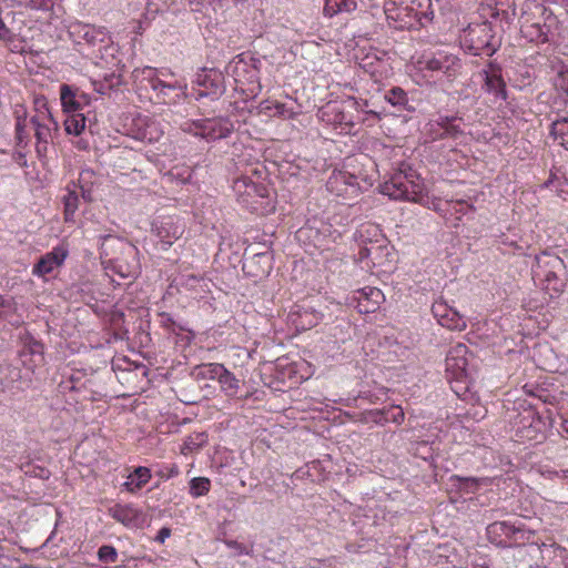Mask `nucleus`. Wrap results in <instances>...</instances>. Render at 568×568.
<instances>
[{
    "label": "nucleus",
    "mask_w": 568,
    "mask_h": 568,
    "mask_svg": "<svg viewBox=\"0 0 568 568\" xmlns=\"http://www.w3.org/2000/svg\"><path fill=\"white\" fill-rule=\"evenodd\" d=\"M63 205H64V221L67 223L74 222V214L79 211V194L75 189H67V193L63 196Z\"/></svg>",
    "instance_id": "36"
},
{
    "label": "nucleus",
    "mask_w": 568,
    "mask_h": 568,
    "mask_svg": "<svg viewBox=\"0 0 568 568\" xmlns=\"http://www.w3.org/2000/svg\"><path fill=\"white\" fill-rule=\"evenodd\" d=\"M484 77L483 89L494 94L496 99H506V84L501 77V68L493 62H489L486 68L481 70Z\"/></svg>",
    "instance_id": "24"
},
{
    "label": "nucleus",
    "mask_w": 568,
    "mask_h": 568,
    "mask_svg": "<svg viewBox=\"0 0 568 568\" xmlns=\"http://www.w3.org/2000/svg\"><path fill=\"white\" fill-rule=\"evenodd\" d=\"M225 545L227 546V548L233 550L235 552V555H237V556H241V555L248 556L252 552V545H245L240 541H233V540L225 541Z\"/></svg>",
    "instance_id": "48"
},
{
    "label": "nucleus",
    "mask_w": 568,
    "mask_h": 568,
    "mask_svg": "<svg viewBox=\"0 0 568 568\" xmlns=\"http://www.w3.org/2000/svg\"><path fill=\"white\" fill-rule=\"evenodd\" d=\"M0 41L4 42L13 52L23 51L22 42L17 38L16 33L9 29L4 19L0 16Z\"/></svg>",
    "instance_id": "38"
},
{
    "label": "nucleus",
    "mask_w": 568,
    "mask_h": 568,
    "mask_svg": "<svg viewBox=\"0 0 568 568\" xmlns=\"http://www.w3.org/2000/svg\"><path fill=\"white\" fill-rule=\"evenodd\" d=\"M535 9L538 10L539 12H542L544 11V8L540 7L539 4H535Z\"/></svg>",
    "instance_id": "60"
},
{
    "label": "nucleus",
    "mask_w": 568,
    "mask_h": 568,
    "mask_svg": "<svg viewBox=\"0 0 568 568\" xmlns=\"http://www.w3.org/2000/svg\"><path fill=\"white\" fill-rule=\"evenodd\" d=\"M224 366L220 363H205L195 366L193 376L197 381L221 378Z\"/></svg>",
    "instance_id": "35"
},
{
    "label": "nucleus",
    "mask_w": 568,
    "mask_h": 568,
    "mask_svg": "<svg viewBox=\"0 0 568 568\" xmlns=\"http://www.w3.org/2000/svg\"><path fill=\"white\" fill-rule=\"evenodd\" d=\"M184 284H186V286L191 288H195L196 286H199L202 291H204V288L206 287L204 278L197 275L186 276V283Z\"/></svg>",
    "instance_id": "51"
},
{
    "label": "nucleus",
    "mask_w": 568,
    "mask_h": 568,
    "mask_svg": "<svg viewBox=\"0 0 568 568\" xmlns=\"http://www.w3.org/2000/svg\"><path fill=\"white\" fill-rule=\"evenodd\" d=\"M433 315L440 326L450 331L462 332L466 328V321L456 308L444 301H436L432 307Z\"/></svg>",
    "instance_id": "21"
},
{
    "label": "nucleus",
    "mask_w": 568,
    "mask_h": 568,
    "mask_svg": "<svg viewBox=\"0 0 568 568\" xmlns=\"http://www.w3.org/2000/svg\"><path fill=\"white\" fill-rule=\"evenodd\" d=\"M221 389L226 396H235L240 389V381L225 367L222 369L221 377L216 379Z\"/></svg>",
    "instance_id": "37"
},
{
    "label": "nucleus",
    "mask_w": 568,
    "mask_h": 568,
    "mask_svg": "<svg viewBox=\"0 0 568 568\" xmlns=\"http://www.w3.org/2000/svg\"><path fill=\"white\" fill-rule=\"evenodd\" d=\"M142 30H143V26H142V23H141L140 21H139V22H136V23H135V26H134V32H135L136 34H141V33H142Z\"/></svg>",
    "instance_id": "56"
},
{
    "label": "nucleus",
    "mask_w": 568,
    "mask_h": 568,
    "mask_svg": "<svg viewBox=\"0 0 568 568\" xmlns=\"http://www.w3.org/2000/svg\"><path fill=\"white\" fill-rule=\"evenodd\" d=\"M326 189L336 196L353 199L361 192V184L358 178L348 171H334L327 180Z\"/></svg>",
    "instance_id": "18"
},
{
    "label": "nucleus",
    "mask_w": 568,
    "mask_h": 568,
    "mask_svg": "<svg viewBox=\"0 0 568 568\" xmlns=\"http://www.w3.org/2000/svg\"><path fill=\"white\" fill-rule=\"evenodd\" d=\"M550 132L559 144L568 150V118L557 119L551 123Z\"/></svg>",
    "instance_id": "39"
},
{
    "label": "nucleus",
    "mask_w": 568,
    "mask_h": 568,
    "mask_svg": "<svg viewBox=\"0 0 568 568\" xmlns=\"http://www.w3.org/2000/svg\"><path fill=\"white\" fill-rule=\"evenodd\" d=\"M557 477L561 478L562 480H567L568 483V470H562L560 474H557Z\"/></svg>",
    "instance_id": "57"
},
{
    "label": "nucleus",
    "mask_w": 568,
    "mask_h": 568,
    "mask_svg": "<svg viewBox=\"0 0 568 568\" xmlns=\"http://www.w3.org/2000/svg\"><path fill=\"white\" fill-rule=\"evenodd\" d=\"M301 241L307 240L317 250L326 252L331 250V244L335 243L342 236L341 231L334 230L331 224L313 220L297 232Z\"/></svg>",
    "instance_id": "13"
},
{
    "label": "nucleus",
    "mask_w": 568,
    "mask_h": 568,
    "mask_svg": "<svg viewBox=\"0 0 568 568\" xmlns=\"http://www.w3.org/2000/svg\"><path fill=\"white\" fill-rule=\"evenodd\" d=\"M385 100L390 103L397 111H415V106L405 89L393 87L385 93Z\"/></svg>",
    "instance_id": "30"
},
{
    "label": "nucleus",
    "mask_w": 568,
    "mask_h": 568,
    "mask_svg": "<svg viewBox=\"0 0 568 568\" xmlns=\"http://www.w3.org/2000/svg\"><path fill=\"white\" fill-rule=\"evenodd\" d=\"M479 479L475 478H465L460 479V488L466 493H475L478 489Z\"/></svg>",
    "instance_id": "50"
},
{
    "label": "nucleus",
    "mask_w": 568,
    "mask_h": 568,
    "mask_svg": "<svg viewBox=\"0 0 568 568\" xmlns=\"http://www.w3.org/2000/svg\"><path fill=\"white\" fill-rule=\"evenodd\" d=\"M548 22L535 21L530 22L528 18H523L521 33L532 43L542 44L549 41V34L554 19L548 17Z\"/></svg>",
    "instance_id": "25"
},
{
    "label": "nucleus",
    "mask_w": 568,
    "mask_h": 568,
    "mask_svg": "<svg viewBox=\"0 0 568 568\" xmlns=\"http://www.w3.org/2000/svg\"><path fill=\"white\" fill-rule=\"evenodd\" d=\"M385 295L376 287H364L353 292L346 297V304L357 310L359 314L374 313Z\"/></svg>",
    "instance_id": "20"
},
{
    "label": "nucleus",
    "mask_w": 568,
    "mask_h": 568,
    "mask_svg": "<svg viewBox=\"0 0 568 568\" xmlns=\"http://www.w3.org/2000/svg\"><path fill=\"white\" fill-rule=\"evenodd\" d=\"M134 138L142 142L153 143L160 140L163 134L159 123L149 116L138 118L134 121Z\"/></svg>",
    "instance_id": "29"
},
{
    "label": "nucleus",
    "mask_w": 568,
    "mask_h": 568,
    "mask_svg": "<svg viewBox=\"0 0 568 568\" xmlns=\"http://www.w3.org/2000/svg\"><path fill=\"white\" fill-rule=\"evenodd\" d=\"M97 557L98 560L105 564L116 562L118 552L112 545H103L98 548Z\"/></svg>",
    "instance_id": "45"
},
{
    "label": "nucleus",
    "mask_w": 568,
    "mask_h": 568,
    "mask_svg": "<svg viewBox=\"0 0 568 568\" xmlns=\"http://www.w3.org/2000/svg\"><path fill=\"white\" fill-rule=\"evenodd\" d=\"M525 438H529L531 440V438H534V437L529 436V435H526Z\"/></svg>",
    "instance_id": "62"
},
{
    "label": "nucleus",
    "mask_w": 568,
    "mask_h": 568,
    "mask_svg": "<svg viewBox=\"0 0 568 568\" xmlns=\"http://www.w3.org/2000/svg\"><path fill=\"white\" fill-rule=\"evenodd\" d=\"M564 565L566 568H568V556L564 559Z\"/></svg>",
    "instance_id": "61"
},
{
    "label": "nucleus",
    "mask_w": 568,
    "mask_h": 568,
    "mask_svg": "<svg viewBox=\"0 0 568 568\" xmlns=\"http://www.w3.org/2000/svg\"><path fill=\"white\" fill-rule=\"evenodd\" d=\"M233 192L237 202L250 212L264 214L273 210L270 191L262 182L241 175L233 182Z\"/></svg>",
    "instance_id": "8"
},
{
    "label": "nucleus",
    "mask_w": 568,
    "mask_h": 568,
    "mask_svg": "<svg viewBox=\"0 0 568 568\" xmlns=\"http://www.w3.org/2000/svg\"><path fill=\"white\" fill-rule=\"evenodd\" d=\"M68 255L69 247L65 243L55 245L33 264L31 274L47 281L48 275L59 272Z\"/></svg>",
    "instance_id": "16"
},
{
    "label": "nucleus",
    "mask_w": 568,
    "mask_h": 568,
    "mask_svg": "<svg viewBox=\"0 0 568 568\" xmlns=\"http://www.w3.org/2000/svg\"><path fill=\"white\" fill-rule=\"evenodd\" d=\"M424 190L418 173L405 165L379 185V192L392 200L412 201L429 207L430 200Z\"/></svg>",
    "instance_id": "5"
},
{
    "label": "nucleus",
    "mask_w": 568,
    "mask_h": 568,
    "mask_svg": "<svg viewBox=\"0 0 568 568\" xmlns=\"http://www.w3.org/2000/svg\"><path fill=\"white\" fill-rule=\"evenodd\" d=\"M68 33L73 44L85 51L97 64L112 68L119 62V49L106 28L75 21L68 26Z\"/></svg>",
    "instance_id": "2"
},
{
    "label": "nucleus",
    "mask_w": 568,
    "mask_h": 568,
    "mask_svg": "<svg viewBox=\"0 0 568 568\" xmlns=\"http://www.w3.org/2000/svg\"><path fill=\"white\" fill-rule=\"evenodd\" d=\"M12 312L11 300L0 296V320H4Z\"/></svg>",
    "instance_id": "52"
},
{
    "label": "nucleus",
    "mask_w": 568,
    "mask_h": 568,
    "mask_svg": "<svg viewBox=\"0 0 568 568\" xmlns=\"http://www.w3.org/2000/svg\"><path fill=\"white\" fill-rule=\"evenodd\" d=\"M566 266L558 255L542 253L537 256V265L532 268V277L550 295L560 294L566 284Z\"/></svg>",
    "instance_id": "9"
},
{
    "label": "nucleus",
    "mask_w": 568,
    "mask_h": 568,
    "mask_svg": "<svg viewBox=\"0 0 568 568\" xmlns=\"http://www.w3.org/2000/svg\"><path fill=\"white\" fill-rule=\"evenodd\" d=\"M132 74L139 87L150 88L160 103L178 104L191 95L187 81L170 68H135Z\"/></svg>",
    "instance_id": "3"
},
{
    "label": "nucleus",
    "mask_w": 568,
    "mask_h": 568,
    "mask_svg": "<svg viewBox=\"0 0 568 568\" xmlns=\"http://www.w3.org/2000/svg\"><path fill=\"white\" fill-rule=\"evenodd\" d=\"M207 437L205 433H193L184 439L181 447L182 455H189L200 449L206 444Z\"/></svg>",
    "instance_id": "40"
},
{
    "label": "nucleus",
    "mask_w": 568,
    "mask_h": 568,
    "mask_svg": "<svg viewBox=\"0 0 568 568\" xmlns=\"http://www.w3.org/2000/svg\"><path fill=\"white\" fill-rule=\"evenodd\" d=\"M467 347L465 344L458 343L450 348L448 355L445 357L446 373L452 375V378L462 381L467 376L468 358Z\"/></svg>",
    "instance_id": "22"
},
{
    "label": "nucleus",
    "mask_w": 568,
    "mask_h": 568,
    "mask_svg": "<svg viewBox=\"0 0 568 568\" xmlns=\"http://www.w3.org/2000/svg\"><path fill=\"white\" fill-rule=\"evenodd\" d=\"M382 418L378 420L393 422L400 424L405 419V413L399 406H392L387 409L382 410Z\"/></svg>",
    "instance_id": "44"
},
{
    "label": "nucleus",
    "mask_w": 568,
    "mask_h": 568,
    "mask_svg": "<svg viewBox=\"0 0 568 568\" xmlns=\"http://www.w3.org/2000/svg\"><path fill=\"white\" fill-rule=\"evenodd\" d=\"M30 354L36 356V362L38 364L43 362L42 346L40 344L33 345V347L30 348Z\"/></svg>",
    "instance_id": "54"
},
{
    "label": "nucleus",
    "mask_w": 568,
    "mask_h": 568,
    "mask_svg": "<svg viewBox=\"0 0 568 568\" xmlns=\"http://www.w3.org/2000/svg\"><path fill=\"white\" fill-rule=\"evenodd\" d=\"M38 476H40L41 478H48L49 473L44 469H40V474Z\"/></svg>",
    "instance_id": "59"
},
{
    "label": "nucleus",
    "mask_w": 568,
    "mask_h": 568,
    "mask_svg": "<svg viewBox=\"0 0 568 568\" xmlns=\"http://www.w3.org/2000/svg\"><path fill=\"white\" fill-rule=\"evenodd\" d=\"M520 531V528L509 521H494L486 527L488 540L498 546H506V540L514 538Z\"/></svg>",
    "instance_id": "27"
},
{
    "label": "nucleus",
    "mask_w": 568,
    "mask_h": 568,
    "mask_svg": "<svg viewBox=\"0 0 568 568\" xmlns=\"http://www.w3.org/2000/svg\"><path fill=\"white\" fill-rule=\"evenodd\" d=\"M210 491V479L199 477L194 478L190 483V494L194 498L202 497Z\"/></svg>",
    "instance_id": "42"
},
{
    "label": "nucleus",
    "mask_w": 568,
    "mask_h": 568,
    "mask_svg": "<svg viewBox=\"0 0 568 568\" xmlns=\"http://www.w3.org/2000/svg\"><path fill=\"white\" fill-rule=\"evenodd\" d=\"M180 130L206 142H215L230 136L234 130V124L226 116L203 118L183 121L180 124Z\"/></svg>",
    "instance_id": "12"
},
{
    "label": "nucleus",
    "mask_w": 568,
    "mask_h": 568,
    "mask_svg": "<svg viewBox=\"0 0 568 568\" xmlns=\"http://www.w3.org/2000/svg\"><path fill=\"white\" fill-rule=\"evenodd\" d=\"M407 72L416 85L436 87V51L414 54Z\"/></svg>",
    "instance_id": "14"
},
{
    "label": "nucleus",
    "mask_w": 568,
    "mask_h": 568,
    "mask_svg": "<svg viewBox=\"0 0 568 568\" xmlns=\"http://www.w3.org/2000/svg\"><path fill=\"white\" fill-rule=\"evenodd\" d=\"M88 103H89V99H88V95L84 93V98L78 99V110H81Z\"/></svg>",
    "instance_id": "55"
},
{
    "label": "nucleus",
    "mask_w": 568,
    "mask_h": 568,
    "mask_svg": "<svg viewBox=\"0 0 568 568\" xmlns=\"http://www.w3.org/2000/svg\"><path fill=\"white\" fill-rule=\"evenodd\" d=\"M9 16H10V12H7V16H4L3 19H8Z\"/></svg>",
    "instance_id": "64"
},
{
    "label": "nucleus",
    "mask_w": 568,
    "mask_h": 568,
    "mask_svg": "<svg viewBox=\"0 0 568 568\" xmlns=\"http://www.w3.org/2000/svg\"><path fill=\"white\" fill-rule=\"evenodd\" d=\"M462 60L454 53L436 51V85L453 83L462 73Z\"/></svg>",
    "instance_id": "19"
},
{
    "label": "nucleus",
    "mask_w": 568,
    "mask_h": 568,
    "mask_svg": "<svg viewBox=\"0 0 568 568\" xmlns=\"http://www.w3.org/2000/svg\"><path fill=\"white\" fill-rule=\"evenodd\" d=\"M17 141L20 148L29 143V128L33 129L37 139V152L44 156L48 145L52 142L54 134L59 132V123L53 119L44 98L36 100V113L28 118L26 110L19 106L16 110Z\"/></svg>",
    "instance_id": "1"
},
{
    "label": "nucleus",
    "mask_w": 568,
    "mask_h": 568,
    "mask_svg": "<svg viewBox=\"0 0 568 568\" xmlns=\"http://www.w3.org/2000/svg\"><path fill=\"white\" fill-rule=\"evenodd\" d=\"M60 98L65 112L79 113V99L84 98V92L63 84L60 89Z\"/></svg>",
    "instance_id": "32"
},
{
    "label": "nucleus",
    "mask_w": 568,
    "mask_h": 568,
    "mask_svg": "<svg viewBox=\"0 0 568 568\" xmlns=\"http://www.w3.org/2000/svg\"><path fill=\"white\" fill-rule=\"evenodd\" d=\"M356 7L355 0H325L324 14L332 18L339 13L353 12Z\"/></svg>",
    "instance_id": "34"
},
{
    "label": "nucleus",
    "mask_w": 568,
    "mask_h": 568,
    "mask_svg": "<svg viewBox=\"0 0 568 568\" xmlns=\"http://www.w3.org/2000/svg\"><path fill=\"white\" fill-rule=\"evenodd\" d=\"M55 1L57 0H29L26 7L31 10L48 12L53 9Z\"/></svg>",
    "instance_id": "47"
},
{
    "label": "nucleus",
    "mask_w": 568,
    "mask_h": 568,
    "mask_svg": "<svg viewBox=\"0 0 568 568\" xmlns=\"http://www.w3.org/2000/svg\"><path fill=\"white\" fill-rule=\"evenodd\" d=\"M109 514L116 523L130 528H138L145 524V514L133 504H115L109 509Z\"/></svg>",
    "instance_id": "23"
},
{
    "label": "nucleus",
    "mask_w": 568,
    "mask_h": 568,
    "mask_svg": "<svg viewBox=\"0 0 568 568\" xmlns=\"http://www.w3.org/2000/svg\"><path fill=\"white\" fill-rule=\"evenodd\" d=\"M321 320L322 315L318 312L300 305L288 313V322L297 331H307L317 325Z\"/></svg>",
    "instance_id": "26"
},
{
    "label": "nucleus",
    "mask_w": 568,
    "mask_h": 568,
    "mask_svg": "<svg viewBox=\"0 0 568 568\" xmlns=\"http://www.w3.org/2000/svg\"><path fill=\"white\" fill-rule=\"evenodd\" d=\"M554 85L568 95V64L557 67V77L554 78Z\"/></svg>",
    "instance_id": "43"
},
{
    "label": "nucleus",
    "mask_w": 568,
    "mask_h": 568,
    "mask_svg": "<svg viewBox=\"0 0 568 568\" xmlns=\"http://www.w3.org/2000/svg\"><path fill=\"white\" fill-rule=\"evenodd\" d=\"M67 133L79 135L85 128V118L82 113H72L64 121Z\"/></svg>",
    "instance_id": "41"
},
{
    "label": "nucleus",
    "mask_w": 568,
    "mask_h": 568,
    "mask_svg": "<svg viewBox=\"0 0 568 568\" xmlns=\"http://www.w3.org/2000/svg\"><path fill=\"white\" fill-rule=\"evenodd\" d=\"M545 185L547 189L554 190L559 195H564V193L568 194V191H566L567 183L565 181H562L561 178H559L555 173L550 174V176L546 181Z\"/></svg>",
    "instance_id": "46"
},
{
    "label": "nucleus",
    "mask_w": 568,
    "mask_h": 568,
    "mask_svg": "<svg viewBox=\"0 0 568 568\" xmlns=\"http://www.w3.org/2000/svg\"><path fill=\"white\" fill-rule=\"evenodd\" d=\"M460 47L473 55L490 57L499 48L490 23L468 24L460 36Z\"/></svg>",
    "instance_id": "10"
},
{
    "label": "nucleus",
    "mask_w": 568,
    "mask_h": 568,
    "mask_svg": "<svg viewBox=\"0 0 568 568\" xmlns=\"http://www.w3.org/2000/svg\"><path fill=\"white\" fill-rule=\"evenodd\" d=\"M193 92L195 100L202 98L217 99L224 92L223 74L215 68H201L194 77Z\"/></svg>",
    "instance_id": "15"
},
{
    "label": "nucleus",
    "mask_w": 568,
    "mask_h": 568,
    "mask_svg": "<svg viewBox=\"0 0 568 568\" xmlns=\"http://www.w3.org/2000/svg\"><path fill=\"white\" fill-rule=\"evenodd\" d=\"M151 232L162 245V250L171 247L184 232V225L180 219L168 215L158 216L152 222Z\"/></svg>",
    "instance_id": "17"
},
{
    "label": "nucleus",
    "mask_w": 568,
    "mask_h": 568,
    "mask_svg": "<svg viewBox=\"0 0 568 568\" xmlns=\"http://www.w3.org/2000/svg\"><path fill=\"white\" fill-rule=\"evenodd\" d=\"M152 478L150 468L138 466L134 471L124 481L123 487L130 493H136L145 486Z\"/></svg>",
    "instance_id": "33"
},
{
    "label": "nucleus",
    "mask_w": 568,
    "mask_h": 568,
    "mask_svg": "<svg viewBox=\"0 0 568 568\" xmlns=\"http://www.w3.org/2000/svg\"><path fill=\"white\" fill-rule=\"evenodd\" d=\"M9 16H10V12H7V16H4L3 19H8Z\"/></svg>",
    "instance_id": "63"
},
{
    "label": "nucleus",
    "mask_w": 568,
    "mask_h": 568,
    "mask_svg": "<svg viewBox=\"0 0 568 568\" xmlns=\"http://www.w3.org/2000/svg\"><path fill=\"white\" fill-rule=\"evenodd\" d=\"M426 3L427 0H385L384 10L396 29H409L420 24Z\"/></svg>",
    "instance_id": "11"
},
{
    "label": "nucleus",
    "mask_w": 568,
    "mask_h": 568,
    "mask_svg": "<svg viewBox=\"0 0 568 568\" xmlns=\"http://www.w3.org/2000/svg\"><path fill=\"white\" fill-rule=\"evenodd\" d=\"M220 2H221V0H190V4H191V8L193 11L201 10L202 8H200V6H202V7L210 6L211 8H213L215 10L216 4Z\"/></svg>",
    "instance_id": "49"
},
{
    "label": "nucleus",
    "mask_w": 568,
    "mask_h": 568,
    "mask_svg": "<svg viewBox=\"0 0 568 568\" xmlns=\"http://www.w3.org/2000/svg\"><path fill=\"white\" fill-rule=\"evenodd\" d=\"M358 239L357 261L364 264V267L372 268L385 264L389 254L386 241L382 237L379 230L372 224H366L356 231Z\"/></svg>",
    "instance_id": "7"
},
{
    "label": "nucleus",
    "mask_w": 568,
    "mask_h": 568,
    "mask_svg": "<svg viewBox=\"0 0 568 568\" xmlns=\"http://www.w3.org/2000/svg\"><path fill=\"white\" fill-rule=\"evenodd\" d=\"M262 61L260 58L242 52L225 67L227 75L233 77L237 88L250 97H256L262 91L260 81Z\"/></svg>",
    "instance_id": "6"
},
{
    "label": "nucleus",
    "mask_w": 568,
    "mask_h": 568,
    "mask_svg": "<svg viewBox=\"0 0 568 568\" xmlns=\"http://www.w3.org/2000/svg\"><path fill=\"white\" fill-rule=\"evenodd\" d=\"M260 112L268 115V116H277L281 119H292L296 116V111L291 109V106H287L284 103H281L278 101L273 100H265L262 101L260 106Z\"/></svg>",
    "instance_id": "31"
},
{
    "label": "nucleus",
    "mask_w": 568,
    "mask_h": 568,
    "mask_svg": "<svg viewBox=\"0 0 568 568\" xmlns=\"http://www.w3.org/2000/svg\"><path fill=\"white\" fill-rule=\"evenodd\" d=\"M17 159H18V162H19L20 164L26 165V158H24V154H23V153L18 152V158H17Z\"/></svg>",
    "instance_id": "58"
},
{
    "label": "nucleus",
    "mask_w": 568,
    "mask_h": 568,
    "mask_svg": "<svg viewBox=\"0 0 568 568\" xmlns=\"http://www.w3.org/2000/svg\"><path fill=\"white\" fill-rule=\"evenodd\" d=\"M100 256L122 277H133L139 273L136 247L119 236L106 234L100 237Z\"/></svg>",
    "instance_id": "4"
},
{
    "label": "nucleus",
    "mask_w": 568,
    "mask_h": 568,
    "mask_svg": "<svg viewBox=\"0 0 568 568\" xmlns=\"http://www.w3.org/2000/svg\"><path fill=\"white\" fill-rule=\"evenodd\" d=\"M171 534H172V531L169 527H162L158 531L154 540L162 544L171 537Z\"/></svg>",
    "instance_id": "53"
},
{
    "label": "nucleus",
    "mask_w": 568,
    "mask_h": 568,
    "mask_svg": "<svg viewBox=\"0 0 568 568\" xmlns=\"http://www.w3.org/2000/svg\"><path fill=\"white\" fill-rule=\"evenodd\" d=\"M430 131L435 134L434 139L458 138L463 133L460 120L453 116H439L429 123Z\"/></svg>",
    "instance_id": "28"
}]
</instances>
